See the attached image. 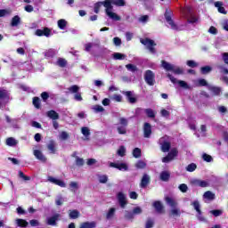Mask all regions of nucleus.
Segmentation results:
<instances>
[{"instance_id": "nucleus-1", "label": "nucleus", "mask_w": 228, "mask_h": 228, "mask_svg": "<svg viewBox=\"0 0 228 228\" xmlns=\"http://www.w3.org/2000/svg\"><path fill=\"white\" fill-rule=\"evenodd\" d=\"M113 4L116 6H124L126 2H124V0H105L103 2H98L94 4V13H99L101 6H104L106 15H108L111 20L118 21L121 18L113 12Z\"/></svg>"}, {"instance_id": "nucleus-2", "label": "nucleus", "mask_w": 228, "mask_h": 228, "mask_svg": "<svg viewBox=\"0 0 228 228\" xmlns=\"http://www.w3.org/2000/svg\"><path fill=\"white\" fill-rule=\"evenodd\" d=\"M162 67L165 70L174 72V74H177V75L184 74V69L174 64H171L166 61H162Z\"/></svg>"}, {"instance_id": "nucleus-3", "label": "nucleus", "mask_w": 228, "mask_h": 228, "mask_svg": "<svg viewBox=\"0 0 228 228\" xmlns=\"http://www.w3.org/2000/svg\"><path fill=\"white\" fill-rule=\"evenodd\" d=\"M165 19H166L167 28H170V29H175V31L179 29V27H177V24L174 22V20H172V11H168V10L166 11Z\"/></svg>"}, {"instance_id": "nucleus-4", "label": "nucleus", "mask_w": 228, "mask_h": 228, "mask_svg": "<svg viewBox=\"0 0 228 228\" xmlns=\"http://www.w3.org/2000/svg\"><path fill=\"white\" fill-rule=\"evenodd\" d=\"M140 42L141 44H142V45H145V47H147L151 54H154L156 53V49H154V46H156V43H154V40H151L150 38H141Z\"/></svg>"}, {"instance_id": "nucleus-5", "label": "nucleus", "mask_w": 228, "mask_h": 228, "mask_svg": "<svg viewBox=\"0 0 228 228\" xmlns=\"http://www.w3.org/2000/svg\"><path fill=\"white\" fill-rule=\"evenodd\" d=\"M167 77L170 79L171 83L174 85L178 84L181 88H184L185 90H190V86H188V83L183 81V80H177V78L174 77L170 73L167 74Z\"/></svg>"}, {"instance_id": "nucleus-6", "label": "nucleus", "mask_w": 228, "mask_h": 228, "mask_svg": "<svg viewBox=\"0 0 228 228\" xmlns=\"http://www.w3.org/2000/svg\"><path fill=\"white\" fill-rule=\"evenodd\" d=\"M177 149L173 148L170 152L167 154V156L164 157L162 159V163H170V161H173V159H175L177 158Z\"/></svg>"}, {"instance_id": "nucleus-7", "label": "nucleus", "mask_w": 228, "mask_h": 228, "mask_svg": "<svg viewBox=\"0 0 228 228\" xmlns=\"http://www.w3.org/2000/svg\"><path fill=\"white\" fill-rule=\"evenodd\" d=\"M8 101H10V94H8V91L0 88V108L3 104H6Z\"/></svg>"}, {"instance_id": "nucleus-8", "label": "nucleus", "mask_w": 228, "mask_h": 228, "mask_svg": "<svg viewBox=\"0 0 228 228\" xmlns=\"http://www.w3.org/2000/svg\"><path fill=\"white\" fill-rule=\"evenodd\" d=\"M109 167H110V168H117L118 170H121L122 172H126L127 171V164L123 163V162H110L109 164Z\"/></svg>"}, {"instance_id": "nucleus-9", "label": "nucleus", "mask_w": 228, "mask_h": 228, "mask_svg": "<svg viewBox=\"0 0 228 228\" xmlns=\"http://www.w3.org/2000/svg\"><path fill=\"white\" fill-rule=\"evenodd\" d=\"M154 77H155L154 72H152L151 70H146L144 74V79L147 85H149L150 86H153L155 83Z\"/></svg>"}, {"instance_id": "nucleus-10", "label": "nucleus", "mask_w": 228, "mask_h": 228, "mask_svg": "<svg viewBox=\"0 0 228 228\" xmlns=\"http://www.w3.org/2000/svg\"><path fill=\"white\" fill-rule=\"evenodd\" d=\"M49 183H52L53 184H56L57 186H60L61 188H67V183L61 180L58 179L56 177L48 176Z\"/></svg>"}, {"instance_id": "nucleus-11", "label": "nucleus", "mask_w": 228, "mask_h": 228, "mask_svg": "<svg viewBox=\"0 0 228 228\" xmlns=\"http://www.w3.org/2000/svg\"><path fill=\"white\" fill-rule=\"evenodd\" d=\"M35 35L37 37H46L47 38H49V37H51L52 35V32L49 28H45L44 29H37Z\"/></svg>"}, {"instance_id": "nucleus-12", "label": "nucleus", "mask_w": 228, "mask_h": 228, "mask_svg": "<svg viewBox=\"0 0 228 228\" xmlns=\"http://www.w3.org/2000/svg\"><path fill=\"white\" fill-rule=\"evenodd\" d=\"M159 143L161 145L162 152H168V151H170V142H167V137L160 138Z\"/></svg>"}, {"instance_id": "nucleus-13", "label": "nucleus", "mask_w": 228, "mask_h": 228, "mask_svg": "<svg viewBox=\"0 0 228 228\" xmlns=\"http://www.w3.org/2000/svg\"><path fill=\"white\" fill-rule=\"evenodd\" d=\"M117 197L119 206L121 208H126V206L127 205V198L126 197V194H124V192H118Z\"/></svg>"}, {"instance_id": "nucleus-14", "label": "nucleus", "mask_w": 228, "mask_h": 228, "mask_svg": "<svg viewBox=\"0 0 228 228\" xmlns=\"http://www.w3.org/2000/svg\"><path fill=\"white\" fill-rule=\"evenodd\" d=\"M60 218H61V215H60V214H55V215H53V216L48 217V218L46 219V224H47V225H53V226H54V225H56V222H58V220H60Z\"/></svg>"}, {"instance_id": "nucleus-15", "label": "nucleus", "mask_w": 228, "mask_h": 228, "mask_svg": "<svg viewBox=\"0 0 228 228\" xmlns=\"http://www.w3.org/2000/svg\"><path fill=\"white\" fill-rule=\"evenodd\" d=\"M195 209V211H197L198 213V218L199 220H200L201 222H204V217H202V212L200 211V203H199V200H195L192 202L191 204Z\"/></svg>"}, {"instance_id": "nucleus-16", "label": "nucleus", "mask_w": 228, "mask_h": 228, "mask_svg": "<svg viewBox=\"0 0 228 228\" xmlns=\"http://www.w3.org/2000/svg\"><path fill=\"white\" fill-rule=\"evenodd\" d=\"M33 154L35 158H37L39 161L45 163L47 161V158L45 157L44 153L40 150H34Z\"/></svg>"}, {"instance_id": "nucleus-17", "label": "nucleus", "mask_w": 228, "mask_h": 228, "mask_svg": "<svg viewBox=\"0 0 228 228\" xmlns=\"http://www.w3.org/2000/svg\"><path fill=\"white\" fill-rule=\"evenodd\" d=\"M149 183H151V176L147 174H144L141 180V183H140L141 188H147V186L149 185Z\"/></svg>"}, {"instance_id": "nucleus-18", "label": "nucleus", "mask_w": 228, "mask_h": 228, "mask_svg": "<svg viewBox=\"0 0 228 228\" xmlns=\"http://www.w3.org/2000/svg\"><path fill=\"white\" fill-rule=\"evenodd\" d=\"M144 138H150L151 134H152V128L151 124L145 123L143 126Z\"/></svg>"}, {"instance_id": "nucleus-19", "label": "nucleus", "mask_w": 228, "mask_h": 228, "mask_svg": "<svg viewBox=\"0 0 228 228\" xmlns=\"http://www.w3.org/2000/svg\"><path fill=\"white\" fill-rule=\"evenodd\" d=\"M123 94L126 96L127 100L129 101V102H131V104H134V102H136V97H134V93L131 91H126L123 92Z\"/></svg>"}, {"instance_id": "nucleus-20", "label": "nucleus", "mask_w": 228, "mask_h": 228, "mask_svg": "<svg viewBox=\"0 0 228 228\" xmlns=\"http://www.w3.org/2000/svg\"><path fill=\"white\" fill-rule=\"evenodd\" d=\"M203 199L205 202H211L212 200H215V193L211 191H208L203 194Z\"/></svg>"}, {"instance_id": "nucleus-21", "label": "nucleus", "mask_w": 228, "mask_h": 228, "mask_svg": "<svg viewBox=\"0 0 228 228\" xmlns=\"http://www.w3.org/2000/svg\"><path fill=\"white\" fill-rule=\"evenodd\" d=\"M193 184H195V186H200V188H208V186H209V182L197 179L193 181Z\"/></svg>"}, {"instance_id": "nucleus-22", "label": "nucleus", "mask_w": 228, "mask_h": 228, "mask_svg": "<svg viewBox=\"0 0 228 228\" xmlns=\"http://www.w3.org/2000/svg\"><path fill=\"white\" fill-rule=\"evenodd\" d=\"M167 206H170V208H177V201L174 198L166 197L165 199Z\"/></svg>"}, {"instance_id": "nucleus-23", "label": "nucleus", "mask_w": 228, "mask_h": 228, "mask_svg": "<svg viewBox=\"0 0 228 228\" xmlns=\"http://www.w3.org/2000/svg\"><path fill=\"white\" fill-rule=\"evenodd\" d=\"M47 149L50 151L51 154L56 153V142L54 141H50L47 144Z\"/></svg>"}, {"instance_id": "nucleus-24", "label": "nucleus", "mask_w": 228, "mask_h": 228, "mask_svg": "<svg viewBox=\"0 0 228 228\" xmlns=\"http://www.w3.org/2000/svg\"><path fill=\"white\" fill-rule=\"evenodd\" d=\"M81 133L85 136V140H90V128L88 126H83Z\"/></svg>"}, {"instance_id": "nucleus-25", "label": "nucleus", "mask_w": 228, "mask_h": 228, "mask_svg": "<svg viewBox=\"0 0 228 228\" xmlns=\"http://www.w3.org/2000/svg\"><path fill=\"white\" fill-rule=\"evenodd\" d=\"M79 215H80L79 211L76 209L69 211V216L71 220H76L79 218Z\"/></svg>"}, {"instance_id": "nucleus-26", "label": "nucleus", "mask_w": 228, "mask_h": 228, "mask_svg": "<svg viewBox=\"0 0 228 228\" xmlns=\"http://www.w3.org/2000/svg\"><path fill=\"white\" fill-rule=\"evenodd\" d=\"M58 52L54 49H48L45 52V56L46 58H53V56H56Z\"/></svg>"}, {"instance_id": "nucleus-27", "label": "nucleus", "mask_w": 228, "mask_h": 228, "mask_svg": "<svg viewBox=\"0 0 228 228\" xmlns=\"http://www.w3.org/2000/svg\"><path fill=\"white\" fill-rule=\"evenodd\" d=\"M20 24V17L19 15L14 16L11 20V26L12 28H16V26H19Z\"/></svg>"}, {"instance_id": "nucleus-28", "label": "nucleus", "mask_w": 228, "mask_h": 228, "mask_svg": "<svg viewBox=\"0 0 228 228\" xmlns=\"http://www.w3.org/2000/svg\"><path fill=\"white\" fill-rule=\"evenodd\" d=\"M116 211H117V208H110L106 214L107 220H112L113 216H115Z\"/></svg>"}, {"instance_id": "nucleus-29", "label": "nucleus", "mask_w": 228, "mask_h": 228, "mask_svg": "<svg viewBox=\"0 0 228 228\" xmlns=\"http://www.w3.org/2000/svg\"><path fill=\"white\" fill-rule=\"evenodd\" d=\"M47 117H49V118H52V120H58V118H60V116L54 110L48 111Z\"/></svg>"}, {"instance_id": "nucleus-30", "label": "nucleus", "mask_w": 228, "mask_h": 228, "mask_svg": "<svg viewBox=\"0 0 228 228\" xmlns=\"http://www.w3.org/2000/svg\"><path fill=\"white\" fill-rule=\"evenodd\" d=\"M17 143V140H15L13 137H9L6 139V145H8V147H15Z\"/></svg>"}, {"instance_id": "nucleus-31", "label": "nucleus", "mask_w": 228, "mask_h": 228, "mask_svg": "<svg viewBox=\"0 0 228 228\" xmlns=\"http://www.w3.org/2000/svg\"><path fill=\"white\" fill-rule=\"evenodd\" d=\"M208 88L214 95H219L220 92H222V90L219 87H216L213 86H208Z\"/></svg>"}, {"instance_id": "nucleus-32", "label": "nucleus", "mask_w": 228, "mask_h": 228, "mask_svg": "<svg viewBox=\"0 0 228 228\" xmlns=\"http://www.w3.org/2000/svg\"><path fill=\"white\" fill-rule=\"evenodd\" d=\"M80 228H95V222H85L80 224Z\"/></svg>"}, {"instance_id": "nucleus-33", "label": "nucleus", "mask_w": 228, "mask_h": 228, "mask_svg": "<svg viewBox=\"0 0 228 228\" xmlns=\"http://www.w3.org/2000/svg\"><path fill=\"white\" fill-rule=\"evenodd\" d=\"M160 179L161 181H168V179H170V172L168 171H163L160 173Z\"/></svg>"}, {"instance_id": "nucleus-34", "label": "nucleus", "mask_w": 228, "mask_h": 228, "mask_svg": "<svg viewBox=\"0 0 228 228\" xmlns=\"http://www.w3.org/2000/svg\"><path fill=\"white\" fill-rule=\"evenodd\" d=\"M153 207L155 208L158 213H161L163 211V205L159 201H155L153 203Z\"/></svg>"}, {"instance_id": "nucleus-35", "label": "nucleus", "mask_w": 228, "mask_h": 228, "mask_svg": "<svg viewBox=\"0 0 228 228\" xmlns=\"http://www.w3.org/2000/svg\"><path fill=\"white\" fill-rule=\"evenodd\" d=\"M16 224L18 225V227H28V221L24 220V219H16Z\"/></svg>"}, {"instance_id": "nucleus-36", "label": "nucleus", "mask_w": 228, "mask_h": 228, "mask_svg": "<svg viewBox=\"0 0 228 228\" xmlns=\"http://www.w3.org/2000/svg\"><path fill=\"white\" fill-rule=\"evenodd\" d=\"M98 181L102 184H106V183H108V175H98Z\"/></svg>"}, {"instance_id": "nucleus-37", "label": "nucleus", "mask_w": 228, "mask_h": 228, "mask_svg": "<svg viewBox=\"0 0 228 228\" xmlns=\"http://www.w3.org/2000/svg\"><path fill=\"white\" fill-rule=\"evenodd\" d=\"M57 24L60 29H65V28H67V20H65L64 19L59 20Z\"/></svg>"}, {"instance_id": "nucleus-38", "label": "nucleus", "mask_w": 228, "mask_h": 228, "mask_svg": "<svg viewBox=\"0 0 228 228\" xmlns=\"http://www.w3.org/2000/svg\"><path fill=\"white\" fill-rule=\"evenodd\" d=\"M114 60H126V55L120 53H113Z\"/></svg>"}, {"instance_id": "nucleus-39", "label": "nucleus", "mask_w": 228, "mask_h": 228, "mask_svg": "<svg viewBox=\"0 0 228 228\" xmlns=\"http://www.w3.org/2000/svg\"><path fill=\"white\" fill-rule=\"evenodd\" d=\"M215 6L216 8H218L219 13H225V8L222 6V2H216Z\"/></svg>"}, {"instance_id": "nucleus-40", "label": "nucleus", "mask_w": 228, "mask_h": 228, "mask_svg": "<svg viewBox=\"0 0 228 228\" xmlns=\"http://www.w3.org/2000/svg\"><path fill=\"white\" fill-rule=\"evenodd\" d=\"M92 110H94V113H102V111H104V107L101 105H94L92 107Z\"/></svg>"}, {"instance_id": "nucleus-41", "label": "nucleus", "mask_w": 228, "mask_h": 228, "mask_svg": "<svg viewBox=\"0 0 228 228\" xmlns=\"http://www.w3.org/2000/svg\"><path fill=\"white\" fill-rule=\"evenodd\" d=\"M69 188L71 189V191H76L77 190H79V183L71 182L69 183Z\"/></svg>"}, {"instance_id": "nucleus-42", "label": "nucleus", "mask_w": 228, "mask_h": 228, "mask_svg": "<svg viewBox=\"0 0 228 228\" xmlns=\"http://www.w3.org/2000/svg\"><path fill=\"white\" fill-rule=\"evenodd\" d=\"M56 65H58V67H66L67 66V60H65L63 58H59L57 60Z\"/></svg>"}, {"instance_id": "nucleus-43", "label": "nucleus", "mask_w": 228, "mask_h": 228, "mask_svg": "<svg viewBox=\"0 0 228 228\" xmlns=\"http://www.w3.org/2000/svg\"><path fill=\"white\" fill-rule=\"evenodd\" d=\"M126 220H134V214L133 212L125 211Z\"/></svg>"}, {"instance_id": "nucleus-44", "label": "nucleus", "mask_w": 228, "mask_h": 228, "mask_svg": "<svg viewBox=\"0 0 228 228\" xmlns=\"http://www.w3.org/2000/svg\"><path fill=\"white\" fill-rule=\"evenodd\" d=\"M133 156H134V158H136V159L141 158V156H142V150H140L139 148L134 149Z\"/></svg>"}, {"instance_id": "nucleus-45", "label": "nucleus", "mask_w": 228, "mask_h": 228, "mask_svg": "<svg viewBox=\"0 0 228 228\" xmlns=\"http://www.w3.org/2000/svg\"><path fill=\"white\" fill-rule=\"evenodd\" d=\"M126 126H122V125H118V127H117L118 133L119 134H126Z\"/></svg>"}, {"instance_id": "nucleus-46", "label": "nucleus", "mask_w": 228, "mask_h": 228, "mask_svg": "<svg viewBox=\"0 0 228 228\" xmlns=\"http://www.w3.org/2000/svg\"><path fill=\"white\" fill-rule=\"evenodd\" d=\"M187 20L189 24H195V22H197L199 19H197L195 15L191 14L190 17L187 18Z\"/></svg>"}, {"instance_id": "nucleus-47", "label": "nucleus", "mask_w": 228, "mask_h": 228, "mask_svg": "<svg viewBox=\"0 0 228 228\" xmlns=\"http://www.w3.org/2000/svg\"><path fill=\"white\" fill-rule=\"evenodd\" d=\"M68 90L69 92H70V94H77V92H79V86H77V85L71 86L68 88Z\"/></svg>"}, {"instance_id": "nucleus-48", "label": "nucleus", "mask_w": 228, "mask_h": 228, "mask_svg": "<svg viewBox=\"0 0 228 228\" xmlns=\"http://www.w3.org/2000/svg\"><path fill=\"white\" fill-rule=\"evenodd\" d=\"M198 86H211V85L208 84V81L204 78H200L198 80Z\"/></svg>"}, {"instance_id": "nucleus-49", "label": "nucleus", "mask_w": 228, "mask_h": 228, "mask_svg": "<svg viewBox=\"0 0 228 228\" xmlns=\"http://www.w3.org/2000/svg\"><path fill=\"white\" fill-rule=\"evenodd\" d=\"M135 167H136V168L142 169V168H145V167H147V163H145V161H143V160H139L135 164Z\"/></svg>"}, {"instance_id": "nucleus-50", "label": "nucleus", "mask_w": 228, "mask_h": 228, "mask_svg": "<svg viewBox=\"0 0 228 228\" xmlns=\"http://www.w3.org/2000/svg\"><path fill=\"white\" fill-rule=\"evenodd\" d=\"M197 169V165L191 163V164H189L187 167H186V170L187 172H195V170Z\"/></svg>"}, {"instance_id": "nucleus-51", "label": "nucleus", "mask_w": 228, "mask_h": 228, "mask_svg": "<svg viewBox=\"0 0 228 228\" xmlns=\"http://www.w3.org/2000/svg\"><path fill=\"white\" fill-rule=\"evenodd\" d=\"M126 69H127V70H129L130 72H136V70H138V68H136V66L133 64H126Z\"/></svg>"}, {"instance_id": "nucleus-52", "label": "nucleus", "mask_w": 228, "mask_h": 228, "mask_svg": "<svg viewBox=\"0 0 228 228\" xmlns=\"http://www.w3.org/2000/svg\"><path fill=\"white\" fill-rule=\"evenodd\" d=\"M202 158H203L204 161H207V163H211L213 161V157H211V155L204 153L202 155Z\"/></svg>"}, {"instance_id": "nucleus-53", "label": "nucleus", "mask_w": 228, "mask_h": 228, "mask_svg": "<svg viewBox=\"0 0 228 228\" xmlns=\"http://www.w3.org/2000/svg\"><path fill=\"white\" fill-rule=\"evenodd\" d=\"M171 215H173V216H179L181 215V210L175 207L171 209Z\"/></svg>"}, {"instance_id": "nucleus-54", "label": "nucleus", "mask_w": 228, "mask_h": 228, "mask_svg": "<svg viewBox=\"0 0 228 228\" xmlns=\"http://www.w3.org/2000/svg\"><path fill=\"white\" fill-rule=\"evenodd\" d=\"M186 64L188 65V67H191V69L199 67V63H197L195 61H187Z\"/></svg>"}, {"instance_id": "nucleus-55", "label": "nucleus", "mask_w": 228, "mask_h": 228, "mask_svg": "<svg viewBox=\"0 0 228 228\" xmlns=\"http://www.w3.org/2000/svg\"><path fill=\"white\" fill-rule=\"evenodd\" d=\"M178 188L182 193H186V191H188V185H186V183L180 184Z\"/></svg>"}, {"instance_id": "nucleus-56", "label": "nucleus", "mask_w": 228, "mask_h": 228, "mask_svg": "<svg viewBox=\"0 0 228 228\" xmlns=\"http://www.w3.org/2000/svg\"><path fill=\"white\" fill-rule=\"evenodd\" d=\"M65 200H63V197L61 196H57L55 200V204L56 206H61Z\"/></svg>"}, {"instance_id": "nucleus-57", "label": "nucleus", "mask_w": 228, "mask_h": 228, "mask_svg": "<svg viewBox=\"0 0 228 228\" xmlns=\"http://www.w3.org/2000/svg\"><path fill=\"white\" fill-rule=\"evenodd\" d=\"M134 215H142V213H143V210L142 209V208L140 207H135L134 209H133V212H132Z\"/></svg>"}, {"instance_id": "nucleus-58", "label": "nucleus", "mask_w": 228, "mask_h": 228, "mask_svg": "<svg viewBox=\"0 0 228 228\" xmlns=\"http://www.w3.org/2000/svg\"><path fill=\"white\" fill-rule=\"evenodd\" d=\"M145 113L150 118H154L155 117L154 110H152L151 109H146Z\"/></svg>"}, {"instance_id": "nucleus-59", "label": "nucleus", "mask_w": 228, "mask_h": 228, "mask_svg": "<svg viewBox=\"0 0 228 228\" xmlns=\"http://www.w3.org/2000/svg\"><path fill=\"white\" fill-rule=\"evenodd\" d=\"M118 155L124 157L126 156V147L121 146L118 150Z\"/></svg>"}, {"instance_id": "nucleus-60", "label": "nucleus", "mask_w": 228, "mask_h": 228, "mask_svg": "<svg viewBox=\"0 0 228 228\" xmlns=\"http://www.w3.org/2000/svg\"><path fill=\"white\" fill-rule=\"evenodd\" d=\"M127 124H128L127 118H119V124L118 126H124L127 127Z\"/></svg>"}, {"instance_id": "nucleus-61", "label": "nucleus", "mask_w": 228, "mask_h": 228, "mask_svg": "<svg viewBox=\"0 0 228 228\" xmlns=\"http://www.w3.org/2000/svg\"><path fill=\"white\" fill-rule=\"evenodd\" d=\"M33 104H34L35 108H37V109L40 108V98L35 97L33 99Z\"/></svg>"}, {"instance_id": "nucleus-62", "label": "nucleus", "mask_w": 228, "mask_h": 228, "mask_svg": "<svg viewBox=\"0 0 228 228\" xmlns=\"http://www.w3.org/2000/svg\"><path fill=\"white\" fill-rule=\"evenodd\" d=\"M211 70V67L205 66L201 68V73L202 74H209V71Z\"/></svg>"}, {"instance_id": "nucleus-63", "label": "nucleus", "mask_w": 228, "mask_h": 228, "mask_svg": "<svg viewBox=\"0 0 228 228\" xmlns=\"http://www.w3.org/2000/svg\"><path fill=\"white\" fill-rule=\"evenodd\" d=\"M67 138H69V134L67 132H61L60 134L61 140H67Z\"/></svg>"}, {"instance_id": "nucleus-64", "label": "nucleus", "mask_w": 228, "mask_h": 228, "mask_svg": "<svg viewBox=\"0 0 228 228\" xmlns=\"http://www.w3.org/2000/svg\"><path fill=\"white\" fill-rule=\"evenodd\" d=\"M222 26H223V28H224L225 31H228V20H224L222 22Z\"/></svg>"}]
</instances>
